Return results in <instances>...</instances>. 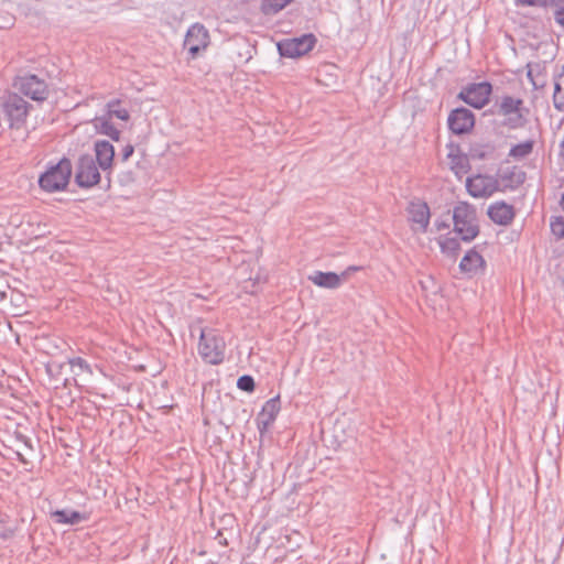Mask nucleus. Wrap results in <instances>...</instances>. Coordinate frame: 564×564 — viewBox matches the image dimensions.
<instances>
[{"label":"nucleus","instance_id":"nucleus-22","mask_svg":"<svg viewBox=\"0 0 564 564\" xmlns=\"http://www.w3.org/2000/svg\"><path fill=\"white\" fill-rule=\"evenodd\" d=\"M52 517L56 520L57 523L62 524H76L83 519L78 511L66 510H56L52 513Z\"/></svg>","mask_w":564,"mask_h":564},{"label":"nucleus","instance_id":"nucleus-9","mask_svg":"<svg viewBox=\"0 0 564 564\" xmlns=\"http://www.w3.org/2000/svg\"><path fill=\"white\" fill-rule=\"evenodd\" d=\"M14 87L26 97L36 101H43L48 96L46 83L35 75L29 74L18 77L14 82Z\"/></svg>","mask_w":564,"mask_h":564},{"label":"nucleus","instance_id":"nucleus-36","mask_svg":"<svg viewBox=\"0 0 564 564\" xmlns=\"http://www.w3.org/2000/svg\"><path fill=\"white\" fill-rule=\"evenodd\" d=\"M561 206H562V208H563V210H564V194H563V196H562V198H561Z\"/></svg>","mask_w":564,"mask_h":564},{"label":"nucleus","instance_id":"nucleus-29","mask_svg":"<svg viewBox=\"0 0 564 564\" xmlns=\"http://www.w3.org/2000/svg\"><path fill=\"white\" fill-rule=\"evenodd\" d=\"M518 7L547 8L552 0H514Z\"/></svg>","mask_w":564,"mask_h":564},{"label":"nucleus","instance_id":"nucleus-30","mask_svg":"<svg viewBox=\"0 0 564 564\" xmlns=\"http://www.w3.org/2000/svg\"><path fill=\"white\" fill-rule=\"evenodd\" d=\"M448 158L451 159L452 169L456 174L465 171V164L467 162L466 158L453 154H449Z\"/></svg>","mask_w":564,"mask_h":564},{"label":"nucleus","instance_id":"nucleus-4","mask_svg":"<svg viewBox=\"0 0 564 564\" xmlns=\"http://www.w3.org/2000/svg\"><path fill=\"white\" fill-rule=\"evenodd\" d=\"M495 113L506 118L505 124L510 129H518L524 126L523 100L510 95L501 96L495 102Z\"/></svg>","mask_w":564,"mask_h":564},{"label":"nucleus","instance_id":"nucleus-23","mask_svg":"<svg viewBox=\"0 0 564 564\" xmlns=\"http://www.w3.org/2000/svg\"><path fill=\"white\" fill-rule=\"evenodd\" d=\"M534 141L527 140L522 143L516 144L510 149L509 156L521 160L530 155L533 151Z\"/></svg>","mask_w":564,"mask_h":564},{"label":"nucleus","instance_id":"nucleus-2","mask_svg":"<svg viewBox=\"0 0 564 564\" xmlns=\"http://www.w3.org/2000/svg\"><path fill=\"white\" fill-rule=\"evenodd\" d=\"M226 344L214 329H202L198 344V354L209 365H219L225 358Z\"/></svg>","mask_w":564,"mask_h":564},{"label":"nucleus","instance_id":"nucleus-34","mask_svg":"<svg viewBox=\"0 0 564 564\" xmlns=\"http://www.w3.org/2000/svg\"><path fill=\"white\" fill-rule=\"evenodd\" d=\"M528 68H529V69H528V73H527L528 78L530 79V82L533 84V86H534L535 88H536V87H539V86H540V84H539L538 82H535V80H534V78H533V70H532L531 66H530V65H528Z\"/></svg>","mask_w":564,"mask_h":564},{"label":"nucleus","instance_id":"nucleus-19","mask_svg":"<svg viewBox=\"0 0 564 564\" xmlns=\"http://www.w3.org/2000/svg\"><path fill=\"white\" fill-rule=\"evenodd\" d=\"M484 258L475 250L468 251L459 263V268L462 269V271L468 273H477L478 270L484 268Z\"/></svg>","mask_w":564,"mask_h":564},{"label":"nucleus","instance_id":"nucleus-26","mask_svg":"<svg viewBox=\"0 0 564 564\" xmlns=\"http://www.w3.org/2000/svg\"><path fill=\"white\" fill-rule=\"evenodd\" d=\"M440 246L444 253L455 256L459 250V242L456 238L444 237L440 239Z\"/></svg>","mask_w":564,"mask_h":564},{"label":"nucleus","instance_id":"nucleus-37","mask_svg":"<svg viewBox=\"0 0 564 564\" xmlns=\"http://www.w3.org/2000/svg\"><path fill=\"white\" fill-rule=\"evenodd\" d=\"M348 270H349V271H355V270H357V268H355V267H350Z\"/></svg>","mask_w":564,"mask_h":564},{"label":"nucleus","instance_id":"nucleus-14","mask_svg":"<svg viewBox=\"0 0 564 564\" xmlns=\"http://www.w3.org/2000/svg\"><path fill=\"white\" fill-rule=\"evenodd\" d=\"M487 214L495 224L501 226L509 225L516 215L513 206L505 202H497L491 204Z\"/></svg>","mask_w":564,"mask_h":564},{"label":"nucleus","instance_id":"nucleus-11","mask_svg":"<svg viewBox=\"0 0 564 564\" xmlns=\"http://www.w3.org/2000/svg\"><path fill=\"white\" fill-rule=\"evenodd\" d=\"M468 193L474 197H488L498 189V181L488 175H475L466 182Z\"/></svg>","mask_w":564,"mask_h":564},{"label":"nucleus","instance_id":"nucleus-24","mask_svg":"<svg viewBox=\"0 0 564 564\" xmlns=\"http://www.w3.org/2000/svg\"><path fill=\"white\" fill-rule=\"evenodd\" d=\"M291 0H263L261 3V11L265 15H273L284 9Z\"/></svg>","mask_w":564,"mask_h":564},{"label":"nucleus","instance_id":"nucleus-38","mask_svg":"<svg viewBox=\"0 0 564 564\" xmlns=\"http://www.w3.org/2000/svg\"><path fill=\"white\" fill-rule=\"evenodd\" d=\"M561 149H562V154L564 155V147L562 145V143L560 144Z\"/></svg>","mask_w":564,"mask_h":564},{"label":"nucleus","instance_id":"nucleus-31","mask_svg":"<svg viewBox=\"0 0 564 564\" xmlns=\"http://www.w3.org/2000/svg\"><path fill=\"white\" fill-rule=\"evenodd\" d=\"M69 364H70V367H72L73 371L76 375H78V371H76L75 369H79V371H82V372L83 371H86V372H89V373L91 372L89 365L83 358H79V357L74 358V359H72L69 361Z\"/></svg>","mask_w":564,"mask_h":564},{"label":"nucleus","instance_id":"nucleus-21","mask_svg":"<svg viewBox=\"0 0 564 564\" xmlns=\"http://www.w3.org/2000/svg\"><path fill=\"white\" fill-rule=\"evenodd\" d=\"M107 116L109 119L116 117L120 120L128 121L130 118L129 111L121 107V100L113 99L107 104Z\"/></svg>","mask_w":564,"mask_h":564},{"label":"nucleus","instance_id":"nucleus-5","mask_svg":"<svg viewBox=\"0 0 564 564\" xmlns=\"http://www.w3.org/2000/svg\"><path fill=\"white\" fill-rule=\"evenodd\" d=\"M31 105L17 94L8 95L2 102V110L10 128L21 129L29 113Z\"/></svg>","mask_w":564,"mask_h":564},{"label":"nucleus","instance_id":"nucleus-35","mask_svg":"<svg viewBox=\"0 0 564 564\" xmlns=\"http://www.w3.org/2000/svg\"><path fill=\"white\" fill-rule=\"evenodd\" d=\"M435 226L438 230L446 229L449 227V225L446 221H435Z\"/></svg>","mask_w":564,"mask_h":564},{"label":"nucleus","instance_id":"nucleus-20","mask_svg":"<svg viewBox=\"0 0 564 564\" xmlns=\"http://www.w3.org/2000/svg\"><path fill=\"white\" fill-rule=\"evenodd\" d=\"M96 128L102 134L110 137L112 140L118 141L120 131L111 123L108 117H98L95 119Z\"/></svg>","mask_w":564,"mask_h":564},{"label":"nucleus","instance_id":"nucleus-17","mask_svg":"<svg viewBox=\"0 0 564 564\" xmlns=\"http://www.w3.org/2000/svg\"><path fill=\"white\" fill-rule=\"evenodd\" d=\"M95 153L99 169H101L104 172L109 171L112 167L115 158V149L112 144L106 140L96 141Z\"/></svg>","mask_w":564,"mask_h":564},{"label":"nucleus","instance_id":"nucleus-25","mask_svg":"<svg viewBox=\"0 0 564 564\" xmlns=\"http://www.w3.org/2000/svg\"><path fill=\"white\" fill-rule=\"evenodd\" d=\"M553 104L558 110L564 108V77L561 76L554 83Z\"/></svg>","mask_w":564,"mask_h":564},{"label":"nucleus","instance_id":"nucleus-18","mask_svg":"<svg viewBox=\"0 0 564 564\" xmlns=\"http://www.w3.org/2000/svg\"><path fill=\"white\" fill-rule=\"evenodd\" d=\"M279 411L280 400L278 397L265 402L257 419L258 427L261 433L274 422Z\"/></svg>","mask_w":564,"mask_h":564},{"label":"nucleus","instance_id":"nucleus-28","mask_svg":"<svg viewBox=\"0 0 564 564\" xmlns=\"http://www.w3.org/2000/svg\"><path fill=\"white\" fill-rule=\"evenodd\" d=\"M237 387L246 392H252L254 390V380L251 376H241L237 381Z\"/></svg>","mask_w":564,"mask_h":564},{"label":"nucleus","instance_id":"nucleus-13","mask_svg":"<svg viewBox=\"0 0 564 564\" xmlns=\"http://www.w3.org/2000/svg\"><path fill=\"white\" fill-rule=\"evenodd\" d=\"M347 276V271L343 272L340 275L334 272L315 271L308 276V280L319 288L334 290L339 288Z\"/></svg>","mask_w":564,"mask_h":564},{"label":"nucleus","instance_id":"nucleus-1","mask_svg":"<svg viewBox=\"0 0 564 564\" xmlns=\"http://www.w3.org/2000/svg\"><path fill=\"white\" fill-rule=\"evenodd\" d=\"M454 230L464 241H471L479 234L476 209L466 202L458 203L453 209Z\"/></svg>","mask_w":564,"mask_h":564},{"label":"nucleus","instance_id":"nucleus-10","mask_svg":"<svg viewBox=\"0 0 564 564\" xmlns=\"http://www.w3.org/2000/svg\"><path fill=\"white\" fill-rule=\"evenodd\" d=\"M209 42L208 30L200 23H194L186 32L184 47L188 50L191 58H195L208 47Z\"/></svg>","mask_w":564,"mask_h":564},{"label":"nucleus","instance_id":"nucleus-33","mask_svg":"<svg viewBox=\"0 0 564 564\" xmlns=\"http://www.w3.org/2000/svg\"><path fill=\"white\" fill-rule=\"evenodd\" d=\"M134 148L131 144H127L121 153L122 161L129 160V158L133 154Z\"/></svg>","mask_w":564,"mask_h":564},{"label":"nucleus","instance_id":"nucleus-6","mask_svg":"<svg viewBox=\"0 0 564 564\" xmlns=\"http://www.w3.org/2000/svg\"><path fill=\"white\" fill-rule=\"evenodd\" d=\"M316 39L313 34L301 37L285 39L278 43V50L283 57H300L313 50Z\"/></svg>","mask_w":564,"mask_h":564},{"label":"nucleus","instance_id":"nucleus-7","mask_svg":"<svg viewBox=\"0 0 564 564\" xmlns=\"http://www.w3.org/2000/svg\"><path fill=\"white\" fill-rule=\"evenodd\" d=\"M491 93L490 83H475L464 87L458 94V98L476 109H481L489 102Z\"/></svg>","mask_w":564,"mask_h":564},{"label":"nucleus","instance_id":"nucleus-8","mask_svg":"<svg viewBox=\"0 0 564 564\" xmlns=\"http://www.w3.org/2000/svg\"><path fill=\"white\" fill-rule=\"evenodd\" d=\"M99 166L96 165L95 160L90 155H82L78 159L75 181L78 186L89 188L100 181Z\"/></svg>","mask_w":564,"mask_h":564},{"label":"nucleus","instance_id":"nucleus-3","mask_svg":"<svg viewBox=\"0 0 564 564\" xmlns=\"http://www.w3.org/2000/svg\"><path fill=\"white\" fill-rule=\"evenodd\" d=\"M70 175L72 163L68 159L64 158L40 176L39 184L45 192H58L67 186Z\"/></svg>","mask_w":564,"mask_h":564},{"label":"nucleus","instance_id":"nucleus-12","mask_svg":"<svg viewBox=\"0 0 564 564\" xmlns=\"http://www.w3.org/2000/svg\"><path fill=\"white\" fill-rule=\"evenodd\" d=\"M448 127L455 134H465L475 126V116L467 108H457L453 110L447 119Z\"/></svg>","mask_w":564,"mask_h":564},{"label":"nucleus","instance_id":"nucleus-16","mask_svg":"<svg viewBox=\"0 0 564 564\" xmlns=\"http://www.w3.org/2000/svg\"><path fill=\"white\" fill-rule=\"evenodd\" d=\"M498 187L514 189L522 185L525 181V173L517 166L508 167L500 171Z\"/></svg>","mask_w":564,"mask_h":564},{"label":"nucleus","instance_id":"nucleus-32","mask_svg":"<svg viewBox=\"0 0 564 564\" xmlns=\"http://www.w3.org/2000/svg\"><path fill=\"white\" fill-rule=\"evenodd\" d=\"M551 230L554 236L557 238L564 237V219L562 217H557L551 221Z\"/></svg>","mask_w":564,"mask_h":564},{"label":"nucleus","instance_id":"nucleus-15","mask_svg":"<svg viewBox=\"0 0 564 564\" xmlns=\"http://www.w3.org/2000/svg\"><path fill=\"white\" fill-rule=\"evenodd\" d=\"M409 219L414 230L426 231L430 223V208L425 203H412L409 207Z\"/></svg>","mask_w":564,"mask_h":564},{"label":"nucleus","instance_id":"nucleus-27","mask_svg":"<svg viewBox=\"0 0 564 564\" xmlns=\"http://www.w3.org/2000/svg\"><path fill=\"white\" fill-rule=\"evenodd\" d=\"M550 6L554 8L556 23L564 26V0H552Z\"/></svg>","mask_w":564,"mask_h":564}]
</instances>
